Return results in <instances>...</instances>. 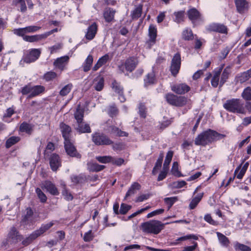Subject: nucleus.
<instances>
[{"label": "nucleus", "mask_w": 251, "mask_h": 251, "mask_svg": "<svg viewBox=\"0 0 251 251\" xmlns=\"http://www.w3.org/2000/svg\"><path fill=\"white\" fill-rule=\"evenodd\" d=\"M225 137V134L219 133L215 130L209 129L198 135L195 139V144L197 146H205Z\"/></svg>", "instance_id": "obj_1"}, {"label": "nucleus", "mask_w": 251, "mask_h": 251, "mask_svg": "<svg viewBox=\"0 0 251 251\" xmlns=\"http://www.w3.org/2000/svg\"><path fill=\"white\" fill-rule=\"evenodd\" d=\"M169 223H162L158 220H150L143 223L141 225V229L144 233L148 234H158L165 227V225Z\"/></svg>", "instance_id": "obj_2"}, {"label": "nucleus", "mask_w": 251, "mask_h": 251, "mask_svg": "<svg viewBox=\"0 0 251 251\" xmlns=\"http://www.w3.org/2000/svg\"><path fill=\"white\" fill-rule=\"evenodd\" d=\"M223 106L227 111L233 113L241 114L246 113L244 103L238 99H232L226 100Z\"/></svg>", "instance_id": "obj_3"}, {"label": "nucleus", "mask_w": 251, "mask_h": 251, "mask_svg": "<svg viewBox=\"0 0 251 251\" xmlns=\"http://www.w3.org/2000/svg\"><path fill=\"white\" fill-rule=\"evenodd\" d=\"M21 236L19 234L17 229L13 227L11 228L5 242H3L2 246L7 249L6 246L10 247V245H15L21 240Z\"/></svg>", "instance_id": "obj_4"}, {"label": "nucleus", "mask_w": 251, "mask_h": 251, "mask_svg": "<svg viewBox=\"0 0 251 251\" xmlns=\"http://www.w3.org/2000/svg\"><path fill=\"white\" fill-rule=\"evenodd\" d=\"M93 142L97 145H110L113 141L103 134L96 133L92 135Z\"/></svg>", "instance_id": "obj_5"}, {"label": "nucleus", "mask_w": 251, "mask_h": 251, "mask_svg": "<svg viewBox=\"0 0 251 251\" xmlns=\"http://www.w3.org/2000/svg\"><path fill=\"white\" fill-rule=\"evenodd\" d=\"M181 57L179 53H176L173 56L170 66V71L172 75L176 76L180 68Z\"/></svg>", "instance_id": "obj_6"}, {"label": "nucleus", "mask_w": 251, "mask_h": 251, "mask_svg": "<svg viewBox=\"0 0 251 251\" xmlns=\"http://www.w3.org/2000/svg\"><path fill=\"white\" fill-rule=\"evenodd\" d=\"M206 30L227 34L228 28L226 25L220 23H212L206 27Z\"/></svg>", "instance_id": "obj_7"}, {"label": "nucleus", "mask_w": 251, "mask_h": 251, "mask_svg": "<svg viewBox=\"0 0 251 251\" xmlns=\"http://www.w3.org/2000/svg\"><path fill=\"white\" fill-rule=\"evenodd\" d=\"M64 147L66 152L70 156L76 157L78 158L81 157V155L77 152L74 146L72 139L64 141Z\"/></svg>", "instance_id": "obj_8"}, {"label": "nucleus", "mask_w": 251, "mask_h": 251, "mask_svg": "<svg viewBox=\"0 0 251 251\" xmlns=\"http://www.w3.org/2000/svg\"><path fill=\"white\" fill-rule=\"evenodd\" d=\"M41 54V50L40 49H32L30 50L29 53L25 55L23 58L24 62L30 63L36 60Z\"/></svg>", "instance_id": "obj_9"}, {"label": "nucleus", "mask_w": 251, "mask_h": 251, "mask_svg": "<svg viewBox=\"0 0 251 251\" xmlns=\"http://www.w3.org/2000/svg\"><path fill=\"white\" fill-rule=\"evenodd\" d=\"M49 163L53 171H56L58 168L61 166V159L59 156L56 153L50 155L49 158Z\"/></svg>", "instance_id": "obj_10"}, {"label": "nucleus", "mask_w": 251, "mask_h": 251, "mask_svg": "<svg viewBox=\"0 0 251 251\" xmlns=\"http://www.w3.org/2000/svg\"><path fill=\"white\" fill-rule=\"evenodd\" d=\"M171 90L177 94L181 95L189 91L190 88L186 84L181 83L172 86Z\"/></svg>", "instance_id": "obj_11"}, {"label": "nucleus", "mask_w": 251, "mask_h": 251, "mask_svg": "<svg viewBox=\"0 0 251 251\" xmlns=\"http://www.w3.org/2000/svg\"><path fill=\"white\" fill-rule=\"evenodd\" d=\"M138 64V60L137 58L130 57L126 60L125 66L127 71L131 72L135 69Z\"/></svg>", "instance_id": "obj_12"}, {"label": "nucleus", "mask_w": 251, "mask_h": 251, "mask_svg": "<svg viewBox=\"0 0 251 251\" xmlns=\"http://www.w3.org/2000/svg\"><path fill=\"white\" fill-rule=\"evenodd\" d=\"M69 60V57L68 56H64L56 59L53 64L56 68L61 71H63L68 64Z\"/></svg>", "instance_id": "obj_13"}, {"label": "nucleus", "mask_w": 251, "mask_h": 251, "mask_svg": "<svg viewBox=\"0 0 251 251\" xmlns=\"http://www.w3.org/2000/svg\"><path fill=\"white\" fill-rule=\"evenodd\" d=\"M113 90L119 94V99L121 102H124L126 100L125 97L123 95V88L121 85L116 80H114L112 83Z\"/></svg>", "instance_id": "obj_14"}, {"label": "nucleus", "mask_w": 251, "mask_h": 251, "mask_svg": "<svg viewBox=\"0 0 251 251\" xmlns=\"http://www.w3.org/2000/svg\"><path fill=\"white\" fill-rule=\"evenodd\" d=\"M43 187L45 188L51 194L56 196L59 194V192L54 184L51 181H46L43 183Z\"/></svg>", "instance_id": "obj_15"}, {"label": "nucleus", "mask_w": 251, "mask_h": 251, "mask_svg": "<svg viewBox=\"0 0 251 251\" xmlns=\"http://www.w3.org/2000/svg\"><path fill=\"white\" fill-rule=\"evenodd\" d=\"M60 127L64 141L71 139V128L64 123L60 124Z\"/></svg>", "instance_id": "obj_16"}, {"label": "nucleus", "mask_w": 251, "mask_h": 251, "mask_svg": "<svg viewBox=\"0 0 251 251\" xmlns=\"http://www.w3.org/2000/svg\"><path fill=\"white\" fill-rule=\"evenodd\" d=\"M98 26L96 23H94L89 26L87 29V32L85 34V37L87 39L91 40L93 39L97 33Z\"/></svg>", "instance_id": "obj_17"}, {"label": "nucleus", "mask_w": 251, "mask_h": 251, "mask_svg": "<svg viewBox=\"0 0 251 251\" xmlns=\"http://www.w3.org/2000/svg\"><path fill=\"white\" fill-rule=\"evenodd\" d=\"M222 71V68H219L218 70H215L213 71V75L212 76L211 83L212 86L216 88L218 86L219 83L220 76Z\"/></svg>", "instance_id": "obj_18"}, {"label": "nucleus", "mask_w": 251, "mask_h": 251, "mask_svg": "<svg viewBox=\"0 0 251 251\" xmlns=\"http://www.w3.org/2000/svg\"><path fill=\"white\" fill-rule=\"evenodd\" d=\"M75 129L80 133H90L91 132L89 125L83 122L77 123Z\"/></svg>", "instance_id": "obj_19"}, {"label": "nucleus", "mask_w": 251, "mask_h": 251, "mask_svg": "<svg viewBox=\"0 0 251 251\" xmlns=\"http://www.w3.org/2000/svg\"><path fill=\"white\" fill-rule=\"evenodd\" d=\"M235 2L237 10L240 13H242L248 9V4L246 0H235Z\"/></svg>", "instance_id": "obj_20"}, {"label": "nucleus", "mask_w": 251, "mask_h": 251, "mask_svg": "<svg viewBox=\"0 0 251 251\" xmlns=\"http://www.w3.org/2000/svg\"><path fill=\"white\" fill-rule=\"evenodd\" d=\"M110 59L108 54H105L99 59L97 63L93 68V70L96 71L98 70L101 66L106 63V62Z\"/></svg>", "instance_id": "obj_21"}, {"label": "nucleus", "mask_w": 251, "mask_h": 251, "mask_svg": "<svg viewBox=\"0 0 251 251\" xmlns=\"http://www.w3.org/2000/svg\"><path fill=\"white\" fill-rule=\"evenodd\" d=\"M33 126L26 122H23L20 126L19 130L22 132H25L28 135L31 134Z\"/></svg>", "instance_id": "obj_22"}, {"label": "nucleus", "mask_w": 251, "mask_h": 251, "mask_svg": "<svg viewBox=\"0 0 251 251\" xmlns=\"http://www.w3.org/2000/svg\"><path fill=\"white\" fill-rule=\"evenodd\" d=\"M149 35L150 36L149 42L152 44H154L157 35V29L155 26L151 25L149 28Z\"/></svg>", "instance_id": "obj_23"}, {"label": "nucleus", "mask_w": 251, "mask_h": 251, "mask_svg": "<svg viewBox=\"0 0 251 251\" xmlns=\"http://www.w3.org/2000/svg\"><path fill=\"white\" fill-rule=\"evenodd\" d=\"M116 11L112 8H109L105 9L103 13V16L107 22H110L114 19Z\"/></svg>", "instance_id": "obj_24"}, {"label": "nucleus", "mask_w": 251, "mask_h": 251, "mask_svg": "<svg viewBox=\"0 0 251 251\" xmlns=\"http://www.w3.org/2000/svg\"><path fill=\"white\" fill-rule=\"evenodd\" d=\"M187 15L189 19L192 21V22L198 20L201 16L200 12L194 8L188 10Z\"/></svg>", "instance_id": "obj_25"}, {"label": "nucleus", "mask_w": 251, "mask_h": 251, "mask_svg": "<svg viewBox=\"0 0 251 251\" xmlns=\"http://www.w3.org/2000/svg\"><path fill=\"white\" fill-rule=\"evenodd\" d=\"M45 87L42 85L33 86L31 89V94H29V97L32 98L42 93L45 91Z\"/></svg>", "instance_id": "obj_26"}, {"label": "nucleus", "mask_w": 251, "mask_h": 251, "mask_svg": "<svg viewBox=\"0 0 251 251\" xmlns=\"http://www.w3.org/2000/svg\"><path fill=\"white\" fill-rule=\"evenodd\" d=\"M93 62V57L92 55H89L82 66L83 70L85 72L89 71Z\"/></svg>", "instance_id": "obj_27"}, {"label": "nucleus", "mask_w": 251, "mask_h": 251, "mask_svg": "<svg viewBox=\"0 0 251 251\" xmlns=\"http://www.w3.org/2000/svg\"><path fill=\"white\" fill-rule=\"evenodd\" d=\"M251 77V69L248 71L241 74L237 78V81L243 83Z\"/></svg>", "instance_id": "obj_28"}, {"label": "nucleus", "mask_w": 251, "mask_h": 251, "mask_svg": "<svg viewBox=\"0 0 251 251\" xmlns=\"http://www.w3.org/2000/svg\"><path fill=\"white\" fill-rule=\"evenodd\" d=\"M88 169L91 172H99L102 170L105 166L99 165L97 163L89 162L87 163Z\"/></svg>", "instance_id": "obj_29"}, {"label": "nucleus", "mask_w": 251, "mask_h": 251, "mask_svg": "<svg viewBox=\"0 0 251 251\" xmlns=\"http://www.w3.org/2000/svg\"><path fill=\"white\" fill-rule=\"evenodd\" d=\"M54 223L53 221L50 222L48 224L42 225L41 227L38 229L35 230V232L36 234L38 236L43 234L46 231H47L49 229H50L51 226L54 225Z\"/></svg>", "instance_id": "obj_30"}, {"label": "nucleus", "mask_w": 251, "mask_h": 251, "mask_svg": "<svg viewBox=\"0 0 251 251\" xmlns=\"http://www.w3.org/2000/svg\"><path fill=\"white\" fill-rule=\"evenodd\" d=\"M141 188V185L138 182H134L132 184L128 191L126 192L125 199L134 194L137 190H139Z\"/></svg>", "instance_id": "obj_31"}, {"label": "nucleus", "mask_w": 251, "mask_h": 251, "mask_svg": "<svg viewBox=\"0 0 251 251\" xmlns=\"http://www.w3.org/2000/svg\"><path fill=\"white\" fill-rule=\"evenodd\" d=\"M216 234L220 244L224 247H227L230 243L228 238L219 232H217Z\"/></svg>", "instance_id": "obj_32"}, {"label": "nucleus", "mask_w": 251, "mask_h": 251, "mask_svg": "<svg viewBox=\"0 0 251 251\" xmlns=\"http://www.w3.org/2000/svg\"><path fill=\"white\" fill-rule=\"evenodd\" d=\"M173 156V151H169L166 155L165 159L163 164V170H168L170 163H171L172 157Z\"/></svg>", "instance_id": "obj_33"}, {"label": "nucleus", "mask_w": 251, "mask_h": 251, "mask_svg": "<svg viewBox=\"0 0 251 251\" xmlns=\"http://www.w3.org/2000/svg\"><path fill=\"white\" fill-rule=\"evenodd\" d=\"M142 7V5L140 4L132 11L131 16L132 19H137L141 16Z\"/></svg>", "instance_id": "obj_34"}, {"label": "nucleus", "mask_w": 251, "mask_h": 251, "mask_svg": "<svg viewBox=\"0 0 251 251\" xmlns=\"http://www.w3.org/2000/svg\"><path fill=\"white\" fill-rule=\"evenodd\" d=\"M74 115L75 118L76 120L77 123L82 122L84 115V111L83 109H80V105H78Z\"/></svg>", "instance_id": "obj_35"}, {"label": "nucleus", "mask_w": 251, "mask_h": 251, "mask_svg": "<svg viewBox=\"0 0 251 251\" xmlns=\"http://www.w3.org/2000/svg\"><path fill=\"white\" fill-rule=\"evenodd\" d=\"M38 237V236L34 231L28 237H26L23 240L22 244L25 246H26L32 243V242Z\"/></svg>", "instance_id": "obj_36"}, {"label": "nucleus", "mask_w": 251, "mask_h": 251, "mask_svg": "<svg viewBox=\"0 0 251 251\" xmlns=\"http://www.w3.org/2000/svg\"><path fill=\"white\" fill-rule=\"evenodd\" d=\"M20 140V138L18 136H12L9 138L6 141L5 147L6 148H9L12 146L18 143Z\"/></svg>", "instance_id": "obj_37"}, {"label": "nucleus", "mask_w": 251, "mask_h": 251, "mask_svg": "<svg viewBox=\"0 0 251 251\" xmlns=\"http://www.w3.org/2000/svg\"><path fill=\"white\" fill-rule=\"evenodd\" d=\"M176 100V106L182 107L185 105L188 102V99L183 96H177Z\"/></svg>", "instance_id": "obj_38"}, {"label": "nucleus", "mask_w": 251, "mask_h": 251, "mask_svg": "<svg viewBox=\"0 0 251 251\" xmlns=\"http://www.w3.org/2000/svg\"><path fill=\"white\" fill-rule=\"evenodd\" d=\"M73 88V84L69 83L64 86L60 91L59 94L61 96H65L67 95Z\"/></svg>", "instance_id": "obj_39"}, {"label": "nucleus", "mask_w": 251, "mask_h": 251, "mask_svg": "<svg viewBox=\"0 0 251 251\" xmlns=\"http://www.w3.org/2000/svg\"><path fill=\"white\" fill-rule=\"evenodd\" d=\"M182 38L185 40H191L194 38L192 31L190 29H186L182 32Z\"/></svg>", "instance_id": "obj_40"}, {"label": "nucleus", "mask_w": 251, "mask_h": 251, "mask_svg": "<svg viewBox=\"0 0 251 251\" xmlns=\"http://www.w3.org/2000/svg\"><path fill=\"white\" fill-rule=\"evenodd\" d=\"M229 75V69L227 68H225L224 69V70L223 71L222 74V76H221V80H220V87H222L223 86V85L225 83V82L226 81V80L228 78Z\"/></svg>", "instance_id": "obj_41"}, {"label": "nucleus", "mask_w": 251, "mask_h": 251, "mask_svg": "<svg viewBox=\"0 0 251 251\" xmlns=\"http://www.w3.org/2000/svg\"><path fill=\"white\" fill-rule=\"evenodd\" d=\"M176 96H177L173 94L168 93L165 95V99L168 103L172 105L175 106Z\"/></svg>", "instance_id": "obj_42"}, {"label": "nucleus", "mask_w": 251, "mask_h": 251, "mask_svg": "<svg viewBox=\"0 0 251 251\" xmlns=\"http://www.w3.org/2000/svg\"><path fill=\"white\" fill-rule=\"evenodd\" d=\"M234 248L236 251H251V249L249 246L238 242L234 244Z\"/></svg>", "instance_id": "obj_43"}, {"label": "nucleus", "mask_w": 251, "mask_h": 251, "mask_svg": "<svg viewBox=\"0 0 251 251\" xmlns=\"http://www.w3.org/2000/svg\"><path fill=\"white\" fill-rule=\"evenodd\" d=\"M242 97L245 100H251V88L250 87H247L244 90L242 93Z\"/></svg>", "instance_id": "obj_44"}, {"label": "nucleus", "mask_w": 251, "mask_h": 251, "mask_svg": "<svg viewBox=\"0 0 251 251\" xmlns=\"http://www.w3.org/2000/svg\"><path fill=\"white\" fill-rule=\"evenodd\" d=\"M56 77V73L53 71L48 72L44 75V79L47 81H50Z\"/></svg>", "instance_id": "obj_45"}, {"label": "nucleus", "mask_w": 251, "mask_h": 251, "mask_svg": "<svg viewBox=\"0 0 251 251\" xmlns=\"http://www.w3.org/2000/svg\"><path fill=\"white\" fill-rule=\"evenodd\" d=\"M175 21L177 23H179L184 21V11H181L177 12H175Z\"/></svg>", "instance_id": "obj_46"}, {"label": "nucleus", "mask_w": 251, "mask_h": 251, "mask_svg": "<svg viewBox=\"0 0 251 251\" xmlns=\"http://www.w3.org/2000/svg\"><path fill=\"white\" fill-rule=\"evenodd\" d=\"M177 200V197L166 198L164 199L165 202L168 205V209H169Z\"/></svg>", "instance_id": "obj_47"}, {"label": "nucleus", "mask_w": 251, "mask_h": 251, "mask_svg": "<svg viewBox=\"0 0 251 251\" xmlns=\"http://www.w3.org/2000/svg\"><path fill=\"white\" fill-rule=\"evenodd\" d=\"M172 173L176 176H181V173L178 170V164L177 162H174L171 169Z\"/></svg>", "instance_id": "obj_48"}, {"label": "nucleus", "mask_w": 251, "mask_h": 251, "mask_svg": "<svg viewBox=\"0 0 251 251\" xmlns=\"http://www.w3.org/2000/svg\"><path fill=\"white\" fill-rule=\"evenodd\" d=\"M131 208V206L127 205L125 203H122L121 204L120 209L119 210L120 214H126Z\"/></svg>", "instance_id": "obj_49"}, {"label": "nucleus", "mask_w": 251, "mask_h": 251, "mask_svg": "<svg viewBox=\"0 0 251 251\" xmlns=\"http://www.w3.org/2000/svg\"><path fill=\"white\" fill-rule=\"evenodd\" d=\"M41 28V26L36 25H30L25 27L26 33H34Z\"/></svg>", "instance_id": "obj_50"}, {"label": "nucleus", "mask_w": 251, "mask_h": 251, "mask_svg": "<svg viewBox=\"0 0 251 251\" xmlns=\"http://www.w3.org/2000/svg\"><path fill=\"white\" fill-rule=\"evenodd\" d=\"M36 192L38 197L40 199L41 202H45L46 201L47 197L40 188H36Z\"/></svg>", "instance_id": "obj_51"}, {"label": "nucleus", "mask_w": 251, "mask_h": 251, "mask_svg": "<svg viewBox=\"0 0 251 251\" xmlns=\"http://www.w3.org/2000/svg\"><path fill=\"white\" fill-rule=\"evenodd\" d=\"M155 81L154 75L153 73L149 74L145 79V85L153 84Z\"/></svg>", "instance_id": "obj_52"}, {"label": "nucleus", "mask_w": 251, "mask_h": 251, "mask_svg": "<svg viewBox=\"0 0 251 251\" xmlns=\"http://www.w3.org/2000/svg\"><path fill=\"white\" fill-rule=\"evenodd\" d=\"M96 159L100 162L102 163H110L112 156H97Z\"/></svg>", "instance_id": "obj_53"}, {"label": "nucleus", "mask_w": 251, "mask_h": 251, "mask_svg": "<svg viewBox=\"0 0 251 251\" xmlns=\"http://www.w3.org/2000/svg\"><path fill=\"white\" fill-rule=\"evenodd\" d=\"M118 110L117 107L113 105L110 106L108 109V114L111 117L116 116L118 114Z\"/></svg>", "instance_id": "obj_54"}, {"label": "nucleus", "mask_w": 251, "mask_h": 251, "mask_svg": "<svg viewBox=\"0 0 251 251\" xmlns=\"http://www.w3.org/2000/svg\"><path fill=\"white\" fill-rule=\"evenodd\" d=\"M54 150V144L51 142H49L47 147L46 150L44 152L45 156L46 157L47 155H49V154L51 151H52Z\"/></svg>", "instance_id": "obj_55"}, {"label": "nucleus", "mask_w": 251, "mask_h": 251, "mask_svg": "<svg viewBox=\"0 0 251 251\" xmlns=\"http://www.w3.org/2000/svg\"><path fill=\"white\" fill-rule=\"evenodd\" d=\"M33 212L31 208H28L26 209V214L25 215L24 220L25 221H31Z\"/></svg>", "instance_id": "obj_56"}, {"label": "nucleus", "mask_w": 251, "mask_h": 251, "mask_svg": "<svg viewBox=\"0 0 251 251\" xmlns=\"http://www.w3.org/2000/svg\"><path fill=\"white\" fill-rule=\"evenodd\" d=\"M13 33L18 36L23 37V39L24 36H25L26 35H25V34H26L25 27L14 29L13 30Z\"/></svg>", "instance_id": "obj_57"}, {"label": "nucleus", "mask_w": 251, "mask_h": 251, "mask_svg": "<svg viewBox=\"0 0 251 251\" xmlns=\"http://www.w3.org/2000/svg\"><path fill=\"white\" fill-rule=\"evenodd\" d=\"M24 40L29 42H35L38 41L37 35H27L24 36Z\"/></svg>", "instance_id": "obj_58"}, {"label": "nucleus", "mask_w": 251, "mask_h": 251, "mask_svg": "<svg viewBox=\"0 0 251 251\" xmlns=\"http://www.w3.org/2000/svg\"><path fill=\"white\" fill-rule=\"evenodd\" d=\"M71 178L72 181L75 184H77V183H80L84 180V178L81 175H79V176L73 175V176H71Z\"/></svg>", "instance_id": "obj_59"}, {"label": "nucleus", "mask_w": 251, "mask_h": 251, "mask_svg": "<svg viewBox=\"0 0 251 251\" xmlns=\"http://www.w3.org/2000/svg\"><path fill=\"white\" fill-rule=\"evenodd\" d=\"M245 172H244V170H240V167L237 168L234 171V176H236L237 178L238 179H241L244 176Z\"/></svg>", "instance_id": "obj_60"}, {"label": "nucleus", "mask_w": 251, "mask_h": 251, "mask_svg": "<svg viewBox=\"0 0 251 251\" xmlns=\"http://www.w3.org/2000/svg\"><path fill=\"white\" fill-rule=\"evenodd\" d=\"M204 219L207 223L214 226H217L218 224V222L214 221L210 214H206L204 217Z\"/></svg>", "instance_id": "obj_61"}, {"label": "nucleus", "mask_w": 251, "mask_h": 251, "mask_svg": "<svg viewBox=\"0 0 251 251\" xmlns=\"http://www.w3.org/2000/svg\"><path fill=\"white\" fill-rule=\"evenodd\" d=\"M94 238L92 230H89L86 232L83 236V240L85 242H90Z\"/></svg>", "instance_id": "obj_62"}, {"label": "nucleus", "mask_w": 251, "mask_h": 251, "mask_svg": "<svg viewBox=\"0 0 251 251\" xmlns=\"http://www.w3.org/2000/svg\"><path fill=\"white\" fill-rule=\"evenodd\" d=\"M104 86V79L103 78H100L98 82L96 84L95 86V88L97 91H101Z\"/></svg>", "instance_id": "obj_63"}, {"label": "nucleus", "mask_w": 251, "mask_h": 251, "mask_svg": "<svg viewBox=\"0 0 251 251\" xmlns=\"http://www.w3.org/2000/svg\"><path fill=\"white\" fill-rule=\"evenodd\" d=\"M193 245L190 246H186L183 248L182 251H194L198 247V243L196 242L193 241L192 242Z\"/></svg>", "instance_id": "obj_64"}]
</instances>
